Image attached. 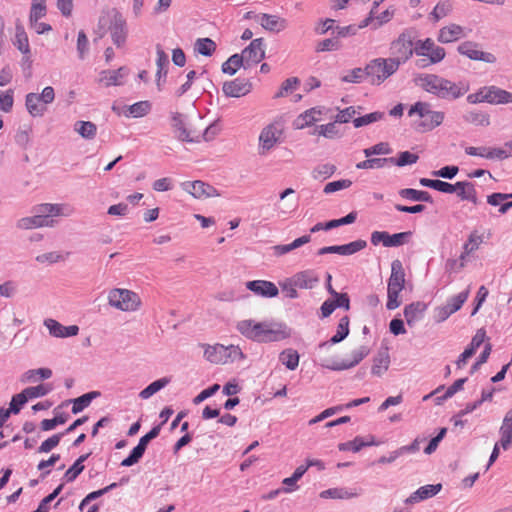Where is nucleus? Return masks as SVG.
<instances>
[{"label":"nucleus","mask_w":512,"mask_h":512,"mask_svg":"<svg viewBox=\"0 0 512 512\" xmlns=\"http://www.w3.org/2000/svg\"><path fill=\"white\" fill-rule=\"evenodd\" d=\"M415 83L426 92L445 100H456L469 90L468 84L455 83L436 74L419 75Z\"/></svg>","instance_id":"f257e3e1"},{"label":"nucleus","mask_w":512,"mask_h":512,"mask_svg":"<svg viewBox=\"0 0 512 512\" xmlns=\"http://www.w3.org/2000/svg\"><path fill=\"white\" fill-rule=\"evenodd\" d=\"M427 102L418 101L408 111L411 117L417 114L421 120L415 123V130L421 133L428 132L440 126L443 123L445 114L441 111H433Z\"/></svg>","instance_id":"f03ea898"},{"label":"nucleus","mask_w":512,"mask_h":512,"mask_svg":"<svg viewBox=\"0 0 512 512\" xmlns=\"http://www.w3.org/2000/svg\"><path fill=\"white\" fill-rule=\"evenodd\" d=\"M405 285V272L402 262L399 259L393 260L391 263V275L388 280L387 287V304L389 310H394L400 306L398 300L400 292Z\"/></svg>","instance_id":"7ed1b4c3"},{"label":"nucleus","mask_w":512,"mask_h":512,"mask_svg":"<svg viewBox=\"0 0 512 512\" xmlns=\"http://www.w3.org/2000/svg\"><path fill=\"white\" fill-rule=\"evenodd\" d=\"M399 68V62L391 58H376L366 65V76L371 79V84L379 85L393 75Z\"/></svg>","instance_id":"20e7f679"},{"label":"nucleus","mask_w":512,"mask_h":512,"mask_svg":"<svg viewBox=\"0 0 512 512\" xmlns=\"http://www.w3.org/2000/svg\"><path fill=\"white\" fill-rule=\"evenodd\" d=\"M170 127L174 137L180 142L199 143L200 134L190 129L187 117L179 112H172L170 115Z\"/></svg>","instance_id":"39448f33"},{"label":"nucleus","mask_w":512,"mask_h":512,"mask_svg":"<svg viewBox=\"0 0 512 512\" xmlns=\"http://www.w3.org/2000/svg\"><path fill=\"white\" fill-rule=\"evenodd\" d=\"M108 303L121 311H135L141 304L137 293L128 289H112L108 294Z\"/></svg>","instance_id":"423d86ee"},{"label":"nucleus","mask_w":512,"mask_h":512,"mask_svg":"<svg viewBox=\"0 0 512 512\" xmlns=\"http://www.w3.org/2000/svg\"><path fill=\"white\" fill-rule=\"evenodd\" d=\"M107 18L109 19L108 30L112 42L116 47L120 48L125 44L128 35L126 20L116 8H112L107 12Z\"/></svg>","instance_id":"0eeeda50"},{"label":"nucleus","mask_w":512,"mask_h":512,"mask_svg":"<svg viewBox=\"0 0 512 512\" xmlns=\"http://www.w3.org/2000/svg\"><path fill=\"white\" fill-rule=\"evenodd\" d=\"M483 242V236L478 235L477 231H473L468 236L467 242L463 245V252L459 259H448L445 263V270L448 273H457L465 267L466 257L476 251Z\"/></svg>","instance_id":"6e6552de"},{"label":"nucleus","mask_w":512,"mask_h":512,"mask_svg":"<svg viewBox=\"0 0 512 512\" xmlns=\"http://www.w3.org/2000/svg\"><path fill=\"white\" fill-rule=\"evenodd\" d=\"M414 46L415 43H413L411 34L407 32L401 33L391 44L392 54L394 55L391 59L394 60V62H399L400 66L415 53Z\"/></svg>","instance_id":"1a4fd4ad"},{"label":"nucleus","mask_w":512,"mask_h":512,"mask_svg":"<svg viewBox=\"0 0 512 512\" xmlns=\"http://www.w3.org/2000/svg\"><path fill=\"white\" fill-rule=\"evenodd\" d=\"M161 430V424L154 426L148 433L142 436L138 444L132 449L128 457L122 460L121 466L130 467L135 465L143 457L149 442L155 439Z\"/></svg>","instance_id":"9d476101"},{"label":"nucleus","mask_w":512,"mask_h":512,"mask_svg":"<svg viewBox=\"0 0 512 512\" xmlns=\"http://www.w3.org/2000/svg\"><path fill=\"white\" fill-rule=\"evenodd\" d=\"M414 50L417 56L429 57L432 63L441 62L446 55L445 49L435 45L431 38L416 41Z\"/></svg>","instance_id":"9b49d317"},{"label":"nucleus","mask_w":512,"mask_h":512,"mask_svg":"<svg viewBox=\"0 0 512 512\" xmlns=\"http://www.w3.org/2000/svg\"><path fill=\"white\" fill-rule=\"evenodd\" d=\"M370 353V349L363 345L358 349L352 351V360L351 361H329L325 360L321 363V366L327 368L332 371H343L358 365L365 357H367Z\"/></svg>","instance_id":"f8f14e48"},{"label":"nucleus","mask_w":512,"mask_h":512,"mask_svg":"<svg viewBox=\"0 0 512 512\" xmlns=\"http://www.w3.org/2000/svg\"><path fill=\"white\" fill-rule=\"evenodd\" d=\"M411 235V231L399 232L392 235L386 231H374L371 234V243L375 246L382 243L385 247H399L404 245Z\"/></svg>","instance_id":"ddd939ff"},{"label":"nucleus","mask_w":512,"mask_h":512,"mask_svg":"<svg viewBox=\"0 0 512 512\" xmlns=\"http://www.w3.org/2000/svg\"><path fill=\"white\" fill-rule=\"evenodd\" d=\"M457 51L471 60L482 61L493 64L497 58L493 53L478 50V44L472 41H465L457 47Z\"/></svg>","instance_id":"4468645a"},{"label":"nucleus","mask_w":512,"mask_h":512,"mask_svg":"<svg viewBox=\"0 0 512 512\" xmlns=\"http://www.w3.org/2000/svg\"><path fill=\"white\" fill-rule=\"evenodd\" d=\"M367 242L362 239H358L356 241L344 244V245H334V246H326L322 247L317 251L318 255L324 254H339V255H353L364 248H366Z\"/></svg>","instance_id":"2eb2a0df"},{"label":"nucleus","mask_w":512,"mask_h":512,"mask_svg":"<svg viewBox=\"0 0 512 512\" xmlns=\"http://www.w3.org/2000/svg\"><path fill=\"white\" fill-rule=\"evenodd\" d=\"M241 56H243L248 68L261 62L265 57L263 38L252 40L242 51Z\"/></svg>","instance_id":"dca6fc26"},{"label":"nucleus","mask_w":512,"mask_h":512,"mask_svg":"<svg viewBox=\"0 0 512 512\" xmlns=\"http://www.w3.org/2000/svg\"><path fill=\"white\" fill-rule=\"evenodd\" d=\"M182 188L184 191L191 194L194 198L198 199L209 198L219 195L217 190L213 186L200 180L184 182L182 183Z\"/></svg>","instance_id":"f3484780"},{"label":"nucleus","mask_w":512,"mask_h":512,"mask_svg":"<svg viewBox=\"0 0 512 512\" xmlns=\"http://www.w3.org/2000/svg\"><path fill=\"white\" fill-rule=\"evenodd\" d=\"M252 84L249 80L236 78L223 83L222 91L227 97L239 98L250 93Z\"/></svg>","instance_id":"a211bd4d"},{"label":"nucleus","mask_w":512,"mask_h":512,"mask_svg":"<svg viewBox=\"0 0 512 512\" xmlns=\"http://www.w3.org/2000/svg\"><path fill=\"white\" fill-rule=\"evenodd\" d=\"M290 337V331L282 323L270 324L264 322L263 332L260 342L280 341Z\"/></svg>","instance_id":"6ab92c4d"},{"label":"nucleus","mask_w":512,"mask_h":512,"mask_svg":"<svg viewBox=\"0 0 512 512\" xmlns=\"http://www.w3.org/2000/svg\"><path fill=\"white\" fill-rule=\"evenodd\" d=\"M281 130L277 129L274 124H269L264 127L259 136L260 150L259 153L264 155L267 151L272 149L279 141Z\"/></svg>","instance_id":"aec40b11"},{"label":"nucleus","mask_w":512,"mask_h":512,"mask_svg":"<svg viewBox=\"0 0 512 512\" xmlns=\"http://www.w3.org/2000/svg\"><path fill=\"white\" fill-rule=\"evenodd\" d=\"M485 337L486 332L483 328H480L476 331L469 346L459 355L458 359L456 360V365L459 369L464 367L467 363V360L475 354L476 350L484 342Z\"/></svg>","instance_id":"412c9836"},{"label":"nucleus","mask_w":512,"mask_h":512,"mask_svg":"<svg viewBox=\"0 0 512 512\" xmlns=\"http://www.w3.org/2000/svg\"><path fill=\"white\" fill-rule=\"evenodd\" d=\"M246 288L254 294L265 298H273L279 294L277 286L266 280L248 281L246 282Z\"/></svg>","instance_id":"4be33fe9"},{"label":"nucleus","mask_w":512,"mask_h":512,"mask_svg":"<svg viewBox=\"0 0 512 512\" xmlns=\"http://www.w3.org/2000/svg\"><path fill=\"white\" fill-rule=\"evenodd\" d=\"M264 322H255L254 320L247 319L237 323V330L246 338L260 342L263 332Z\"/></svg>","instance_id":"5701e85b"},{"label":"nucleus","mask_w":512,"mask_h":512,"mask_svg":"<svg viewBox=\"0 0 512 512\" xmlns=\"http://www.w3.org/2000/svg\"><path fill=\"white\" fill-rule=\"evenodd\" d=\"M44 325L49 330V333L57 338L76 336L79 332L77 325L64 326L54 319H46Z\"/></svg>","instance_id":"b1692460"},{"label":"nucleus","mask_w":512,"mask_h":512,"mask_svg":"<svg viewBox=\"0 0 512 512\" xmlns=\"http://www.w3.org/2000/svg\"><path fill=\"white\" fill-rule=\"evenodd\" d=\"M486 103L491 105H504L512 103V93L498 86H486Z\"/></svg>","instance_id":"393cba45"},{"label":"nucleus","mask_w":512,"mask_h":512,"mask_svg":"<svg viewBox=\"0 0 512 512\" xmlns=\"http://www.w3.org/2000/svg\"><path fill=\"white\" fill-rule=\"evenodd\" d=\"M442 489V484L425 485L418 488L406 500V504H415L420 501L426 500L438 494Z\"/></svg>","instance_id":"a878e982"},{"label":"nucleus","mask_w":512,"mask_h":512,"mask_svg":"<svg viewBox=\"0 0 512 512\" xmlns=\"http://www.w3.org/2000/svg\"><path fill=\"white\" fill-rule=\"evenodd\" d=\"M294 284L300 289H313L318 285L320 279L313 270H304L293 276Z\"/></svg>","instance_id":"bb28decb"},{"label":"nucleus","mask_w":512,"mask_h":512,"mask_svg":"<svg viewBox=\"0 0 512 512\" xmlns=\"http://www.w3.org/2000/svg\"><path fill=\"white\" fill-rule=\"evenodd\" d=\"M25 106L32 117H42L47 111L46 104L42 102L37 93H28L25 97Z\"/></svg>","instance_id":"cd10ccee"},{"label":"nucleus","mask_w":512,"mask_h":512,"mask_svg":"<svg viewBox=\"0 0 512 512\" xmlns=\"http://www.w3.org/2000/svg\"><path fill=\"white\" fill-rule=\"evenodd\" d=\"M390 365V356L388 348L384 347L379 349L376 356L373 358V365L371 373L375 376H382L386 372Z\"/></svg>","instance_id":"c85d7f7f"},{"label":"nucleus","mask_w":512,"mask_h":512,"mask_svg":"<svg viewBox=\"0 0 512 512\" xmlns=\"http://www.w3.org/2000/svg\"><path fill=\"white\" fill-rule=\"evenodd\" d=\"M455 193L461 200H467L473 204H478L475 185L468 181H458L455 183Z\"/></svg>","instance_id":"c756f323"},{"label":"nucleus","mask_w":512,"mask_h":512,"mask_svg":"<svg viewBox=\"0 0 512 512\" xmlns=\"http://www.w3.org/2000/svg\"><path fill=\"white\" fill-rule=\"evenodd\" d=\"M54 220L45 219V215H39L38 213L31 217H23L17 221V227L19 229H33L44 226H53Z\"/></svg>","instance_id":"7c9ffc66"},{"label":"nucleus","mask_w":512,"mask_h":512,"mask_svg":"<svg viewBox=\"0 0 512 512\" xmlns=\"http://www.w3.org/2000/svg\"><path fill=\"white\" fill-rule=\"evenodd\" d=\"M259 22L265 30L271 32H280L284 30L287 26V22L285 19L280 18L279 16L276 15H270L265 13L260 15Z\"/></svg>","instance_id":"2f4dec72"},{"label":"nucleus","mask_w":512,"mask_h":512,"mask_svg":"<svg viewBox=\"0 0 512 512\" xmlns=\"http://www.w3.org/2000/svg\"><path fill=\"white\" fill-rule=\"evenodd\" d=\"M464 34L462 26L450 24L440 29L438 41L441 43H451L460 39Z\"/></svg>","instance_id":"473e14b6"},{"label":"nucleus","mask_w":512,"mask_h":512,"mask_svg":"<svg viewBox=\"0 0 512 512\" xmlns=\"http://www.w3.org/2000/svg\"><path fill=\"white\" fill-rule=\"evenodd\" d=\"M499 434L501 448L505 451L509 450L512 446V417L504 416Z\"/></svg>","instance_id":"72a5a7b5"},{"label":"nucleus","mask_w":512,"mask_h":512,"mask_svg":"<svg viewBox=\"0 0 512 512\" xmlns=\"http://www.w3.org/2000/svg\"><path fill=\"white\" fill-rule=\"evenodd\" d=\"M226 346L222 344H216L214 346H207L204 351V355L208 361L215 364L227 363Z\"/></svg>","instance_id":"f704fd0d"},{"label":"nucleus","mask_w":512,"mask_h":512,"mask_svg":"<svg viewBox=\"0 0 512 512\" xmlns=\"http://www.w3.org/2000/svg\"><path fill=\"white\" fill-rule=\"evenodd\" d=\"M349 323H350L349 317L343 316L339 320L336 334L334 336H332L329 341L320 343L319 348H323V347L327 346L329 343L337 344V343H340L341 341H343L349 334Z\"/></svg>","instance_id":"c9c22d12"},{"label":"nucleus","mask_w":512,"mask_h":512,"mask_svg":"<svg viewBox=\"0 0 512 512\" xmlns=\"http://www.w3.org/2000/svg\"><path fill=\"white\" fill-rule=\"evenodd\" d=\"M372 445H376L373 436H370L369 440L367 441H364L362 437L357 436L351 441L338 444V449L340 451H353L356 453L359 452L362 448Z\"/></svg>","instance_id":"e433bc0d"},{"label":"nucleus","mask_w":512,"mask_h":512,"mask_svg":"<svg viewBox=\"0 0 512 512\" xmlns=\"http://www.w3.org/2000/svg\"><path fill=\"white\" fill-rule=\"evenodd\" d=\"M463 120L475 126H489L490 115L487 112L479 110H470L463 114Z\"/></svg>","instance_id":"4c0bfd02"},{"label":"nucleus","mask_w":512,"mask_h":512,"mask_svg":"<svg viewBox=\"0 0 512 512\" xmlns=\"http://www.w3.org/2000/svg\"><path fill=\"white\" fill-rule=\"evenodd\" d=\"M128 68L123 66L117 70H106L101 73V81H105L106 86L121 85L122 79L128 75Z\"/></svg>","instance_id":"58836bf2"},{"label":"nucleus","mask_w":512,"mask_h":512,"mask_svg":"<svg viewBox=\"0 0 512 512\" xmlns=\"http://www.w3.org/2000/svg\"><path fill=\"white\" fill-rule=\"evenodd\" d=\"M245 68L247 69L248 66L241 54H233L231 55L221 66V70L223 73L228 75H234L236 74L237 70L239 68Z\"/></svg>","instance_id":"ea45409f"},{"label":"nucleus","mask_w":512,"mask_h":512,"mask_svg":"<svg viewBox=\"0 0 512 512\" xmlns=\"http://www.w3.org/2000/svg\"><path fill=\"white\" fill-rule=\"evenodd\" d=\"M101 393L99 391H91L88 393H85L75 399L70 400L72 402V413L78 414L81 411H83L86 407L90 405L92 400L100 397Z\"/></svg>","instance_id":"a19ab883"},{"label":"nucleus","mask_w":512,"mask_h":512,"mask_svg":"<svg viewBox=\"0 0 512 512\" xmlns=\"http://www.w3.org/2000/svg\"><path fill=\"white\" fill-rule=\"evenodd\" d=\"M13 44L17 47V49L23 54H30V46L27 33L25 32L24 27L21 24H16L15 27V39Z\"/></svg>","instance_id":"79ce46f5"},{"label":"nucleus","mask_w":512,"mask_h":512,"mask_svg":"<svg viewBox=\"0 0 512 512\" xmlns=\"http://www.w3.org/2000/svg\"><path fill=\"white\" fill-rule=\"evenodd\" d=\"M400 197L411 201H421L433 203L432 196L427 191L416 190L413 188H404L399 191Z\"/></svg>","instance_id":"37998d69"},{"label":"nucleus","mask_w":512,"mask_h":512,"mask_svg":"<svg viewBox=\"0 0 512 512\" xmlns=\"http://www.w3.org/2000/svg\"><path fill=\"white\" fill-rule=\"evenodd\" d=\"M74 131L77 132L82 138L92 140L97 134V126L91 121H76L74 124Z\"/></svg>","instance_id":"c03bdc74"},{"label":"nucleus","mask_w":512,"mask_h":512,"mask_svg":"<svg viewBox=\"0 0 512 512\" xmlns=\"http://www.w3.org/2000/svg\"><path fill=\"white\" fill-rule=\"evenodd\" d=\"M156 66H157V72H156V84L159 86V80L162 77H166L167 75V66L169 65V59L168 55L164 52V50L160 47V45H157L156 47Z\"/></svg>","instance_id":"a18cd8bd"},{"label":"nucleus","mask_w":512,"mask_h":512,"mask_svg":"<svg viewBox=\"0 0 512 512\" xmlns=\"http://www.w3.org/2000/svg\"><path fill=\"white\" fill-rule=\"evenodd\" d=\"M216 47V43L211 38H198L194 44V51L202 56L210 57L216 51Z\"/></svg>","instance_id":"49530a36"},{"label":"nucleus","mask_w":512,"mask_h":512,"mask_svg":"<svg viewBox=\"0 0 512 512\" xmlns=\"http://www.w3.org/2000/svg\"><path fill=\"white\" fill-rule=\"evenodd\" d=\"M427 309V304L421 301L413 302L404 308L403 314L405 318H415L420 321Z\"/></svg>","instance_id":"de8ad7c7"},{"label":"nucleus","mask_w":512,"mask_h":512,"mask_svg":"<svg viewBox=\"0 0 512 512\" xmlns=\"http://www.w3.org/2000/svg\"><path fill=\"white\" fill-rule=\"evenodd\" d=\"M170 382V378L163 377L152 383H150L146 388H144L140 393L139 397L141 399H148L153 396L155 393L166 387Z\"/></svg>","instance_id":"09e8293b"},{"label":"nucleus","mask_w":512,"mask_h":512,"mask_svg":"<svg viewBox=\"0 0 512 512\" xmlns=\"http://www.w3.org/2000/svg\"><path fill=\"white\" fill-rule=\"evenodd\" d=\"M53 390V386L50 383H44L37 386L27 387L23 390L27 399H35L46 396Z\"/></svg>","instance_id":"8fccbe9b"},{"label":"nucleus","mask_w":512,"mask_h":512,"mask_svg":"<svg viewBox=\"0 0 512 512\" xmlns=\"http://www.w3.org/2000/svg\"><path fill=\"white\" fill-rule=\"evenodd\" d=\"M419 157L417 154L411 153L409 151H403L399 153L397 158L389 157V164L396 165L398 167H404L407 165L415 164L418 161Z\"/></svg>","instance_id":"3c124183"},{"label":"nucleus","mask_w":512,"mask_h":512,"mask_svg":"<svg viewBox=\"0 0 512 512\" xmlns=\"http://www.w3.org/2000/svg\"><path fill=\"white\" fill-rule=\"evenodd\" d=\"M279 359L289 370H295L299 365V354L293 349H286L282 351Z\"/></svg>","instance_id":"603ef678"},{"label":"nucleus","mask_w":512,"mask_h":512,"mask_svg":"<svg viewBox=\"0 0 512 512\" xmlns=\"http://www.w3.org/2000/svg\"><path fill=\"white\" fill-rule=\"evenodd\" d=\"M63 205L61 204H51L44 203L40 204L36 207L35 211L39 215H45V219H49L50 216H59L63 215Z\"/></svg>","instance_id":"864d4df0"},{"label":"nucleus","mask_w":512,"mask_h":512,"mask_svg":"<svg viewBox=\"0 0 512 512\" xmlns=\"http://www.w3.org/2000/svg\"><path fill=\"white\" fill-rule=\"evenodd\" d=\"M321 111L317 108H311L302 113L296 120L297 128H304L305 126L311 125L318 121L316 115H320Z\"/></svg>","instance_id":"5fc2aeb1"},{"label":"nucleus","mask_w":512,"mask_h":512,"mask_svg":"<svg viewBox=\"0 0 512 512\" xmlns=\"http://www.w3.org/2000/svg\"><path fill=\"white\" fill-rule=\"evenodd\" d=\"M335 172H336V166L333 164L326 163V164H321V165L316 166L312 170L311 174L315 180H318V179L325 180V179L331 177Z\"/></svg>","instance_id":"6e6d98bb"},{"label":"nucleus","mask_w":512,"mask_h":512,"mask_svg":"<svg viewBox=\"0 0 512 512\" xmlns=\"http://www.w3.org/2000/svg\"><path fill=\"white\" fill-rule=\"evenodd\" d=\"M151 110V103L149 101H139L128 107L129 114L134 118H139L147 115Z\"/></svg>","instance_id":"4d7b16f0"},{"label":"nucleus","mask_w":512,"mask_h":512,"mask_svg":"<svg viewBox=\"0 0 512 512\" xmlns=\"http://www.w3.org/2000/svg\"><path fill=\"white\" fill-rule=\"evenodd\" d=\"M385 114L383 112H372L369 114H366L361 117H357L353 119V124L355 128H360L362 126L369 125L371 123L377 122L379 120H382L384 118Z\"/></svg>","instance_id":"13d9d810"},{"label":"nucleus","mask_w":512,"mask_h":512,"mask_svg":"<svg viewBox=\"0 0 512 512\" xmlns=\"http://www.w3.org/2000/svg\"><path fill=\"white\" fill-rule=\"evenodd\" d=\"M452 10L451 0H443L437 3L434 7L431 15L435 21H439L443 17L447 16Z\"/></svg>","instance_id":"bf43d9fd"},{"label":"nucleus","mask_w":512,"mask_h":512,"mask_svg":"<svg viewBox=\"0 0 512 512\" xmlns=\"http://www.w3.org/2000/svg\"><path fill=\"white\" fill-rule=\"evenodd\" d=\"M359 162L356 164L357 169L366 170V169H375L382 168L386 164H389L388 158H370Z\"/></svg>","instance_id":"052dcab7"},{"label":"nucleus","mask_w":512,"mask_h":512,"mask_svg":"<svg viewBox=\"0 0 512 512\" xmlns=\"http://www.w3.org/2000/svg\"><path fill=\"white\" fill-rule=\"evenodd\" d=\"M468 296H469V291L468 290L460 292L459 294L451 297L447 301L446 306H448L451 309V311L453 313H455V312H457L458 310L461 309L463 304L466 302Z\"/></svg>","instance_id":"680f3d73"},{"label":"nucleus","mask_w":512,"mask_h":512,"mask_svg":"<svg viewBox=\"0 0 512 512\" xmlns=\"http://www.w3.org/2000/svg\"><path fill=\"white\" fill-rule=\"evenodd\" d=\"M64 436V433H57L46 439L41 443L38 448L39 453H49L55 447H57L60 443L61 438Z\"/></svg>","instance_id":"e2e57ef3"},{"label":"nucleus","mask_w":512,"mask_h":512,"mask_svg":"<svg viewBox=\"0 0 512 512\" xmlns=\"http://www.w3.org/2000/svg\"><path fill=\"white\" fill-rule=\"evenodd\" d=\"M357 217L356 212H350L346 216L340 218V219H333L325 223V230H330L342 225H348L355 222Z\"/></svg>","instance_id":"0e129e2a"},{"label":"nucleus","mask_w":512,"mask_h":512,"mask_svg":"<svg viewBox=\"0 0 512 512\" xmlns=\"http://www.w3.org/2000/svg\"><path fill=\"white\" fill-rule=\"evenodd\" d=\"M391 151L392 150L388 143L380 142L372 147L364 149L363 153L366 157H371L372 155H387L390 154Z\"/></svg>","instance_id":"69168bd1"},{"label":"nucleus","mask_w":512,"mask_h":512,"mask_svg":"<svg viewBox=\"0 0 512 512\" xmlns=\"http://www.w3.org/2000/svg\"><path fill=\"white\" fill-rule=\"evenodd\" d=\"M352 185V181L349 179H342L333 182H329L325 185L323 192L325 194H331L342 189L349 188Z\"/></svg>","instance_id":"338daca9"},{"label":"nucleus","mask_w":512,"mask_h":512,"mask_svg":"<svg viewBox=\"0 0 512 512\" xmlns=\"http://www.w3.org/2000/svg\"><path fill=\"white\" fill-rule=\"evenodd\" d=\"M89 51V41L86 33L81 30L78 33L77 37V52L78 57L82 60L86 57L87 53Z\"/></svg>","instance_id":"774afa93"}]
</instances>
